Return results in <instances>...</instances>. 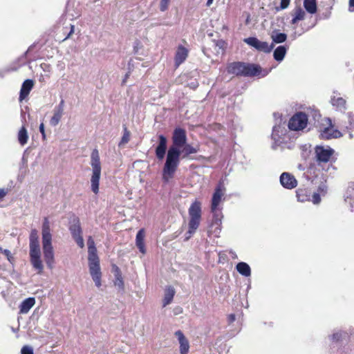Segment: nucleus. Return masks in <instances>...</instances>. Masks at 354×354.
I'll return each mask as SVG.
<instances>
[{"label": "nucleus", "instance_id": "nucleus-27", "mask_svg": "<svg viewBox=\"0 0 354 354\" xmlns=\"http://www.w3.org/2000/svg\"><path fill=\"white\" fill-rule=\"evenodd\" d=\"M29 239H30V243H29L30 250L40 249L39 243V237H38V232L36 229L31 230Z\"/></svg>", "mask_w": 354, "mask_h": 354}, {"label": "nucleus", "instance_id": "nucleus-9", "mask_svg": "<svg viewBox=\"0 0 354 354\" xmlns=\"http://www.w3.org/2000/svg\"><path fill=\"white\" fill-rule=\"evenodd\" d=\"M308 122L307 115L303 112H298L290 119L288 127L292 131H301L306 127Z\"/></svg>", "mask_w": 354, "mask_h": 354}, {"label": "nucleus", "instance_id": "nucleus-30", "mask_svg": "<svg viewBox=\"0 0 354 354\" xmlns=\"http://www.w3.org/2000/svg\"><path fill=\"white\" fill-rule=\"evenodd\" d=\"M287 52V49L283 46H278L274 51L273 56L276 61L281 62Z\"/></svg>", "mask_w": 354, "mask_h": 354}, {"label": "nucleus", "instance_id": "nucleus-13", "mask_svg": "<svg viewBox=\"0 0 354 354\" xmlns=\"http://www.w3.org/2000/svg\"><path fill=\"white\" fill-rule=\"evenodd\" d=\"M243 41L249 46H252L257 50L264 53L270 52L274 47L272 44L269 45L268 42L260 41L256 37L245 38Z\"/></svg>", "mask_w": 354, "mask_h": 354}, {"label": "nucleus", "instance_id": "nucleus-50", "mask_svg": "<svg viewBox=\"0 0 354 354\" xmlns=\"http://www.w3.org/2000/svg\"><path fill=\"white\" fill-rule=\"evenodd\" d=\"M73 32H74V26H71V31H70L68 35L64 39H67L70 36V35L72 34Z\"/></svg>", "mask_w": 354, "mask_h": 354}, {"label": "nucleus", "instance_id": "nucleus-22", "mask_svg": "<svg viewBox=\"0 0 354 354\" xmlns=\"http://www.w3.org/2000/svg\"><path fill=\"white\" fill-rule=\"evenodd\" d=\"M34 82L31 80H26L22 84L20 95H19V100L22 101L24 100L30 93V91L33 88Z\"/></svg>", "mask_w": 354, "mask_h": 354}, {"label": "nucleus", "instance_id": "nucleus-8", "mask_svg": "<svg viewBox=\"0 0 354 354\" xmlns=\"http://www.w3.org/2000/svg\"><path fill=\"white\" fill-rule=\"evenodd\" d=\"M89 273L97 287L101 286L102 272L98 257H88Z\"/></svg>", "mask_w": 354, "mask_h": 354}, {"label": "nucleus", "instance_id": "nucleus-21", "mask_svg": "<svg viewBox=\"0 0 354 354\" xmlns=\"http://www.w3.org/2000/svg\"><path fill=\"white\" fill-rule=\"evenodd\" d=\"M286 129L284 127L279 125H275L273 127L272 129V139L274 141V145H279L282 141V136L285 134Z\"/></svg>", "mask_w": 354, "mask_h": 354}, {"label": "nucleus", "instance_id": "nucleus-12", "mask_svg": "<svg viewBox=\"0 0 354 354\" xmlns=\"http://www.w3.org/2000/svg\"><path fill=\"white\" fill-rule=\"evenodd\" d=\"M222 209H211L213 214V219L211 224L210 232L214 234L216 236H218L221 231V223L223 218Z\"/></svg>", "mask_w": 354, "mask_h": 354}, {"label": "nucleus", "instance_id": "nucleus-46", "mask_svg": "<svg viewBox=\"0 0 354 354\" xmlns=\"http://www.w3.org/2000/svg\"><path fill=\"white\" fill-rule=\"evenodd\" d=\"M7 194V190L5 189H0V199L3 198Z\"/></svg>", "mask_w": 354, "mask_h": 354}, {"label": "nucleus", "instance_id": "nucleus-32", "mask_svg": "<svg viewBox=\"0 0 354 354\" xmlns=\"http://www.w3.org/2000/svg\"><path fill=\"white\" fill-rule=\"evenodd\" d=\"M175 290L172 287H168L165 292V297L163 299V306L169 304L174 296Z\"/></svg>", "mask_w": 354, "mask_h": 354}, {"label": "nucleus", "instance_id": "nucleus-43", "mask_svg": "<svg viewBox=\"0 0 354 354\" xmlns=\"http://www.w3.org/2000/svg\"><path fill=\"white\" fill-rule=\"evenodd\" d=\"M290 0H281L280 7L277 8V10L286 9L290 5Z\"/></svg>", "mask_w": 354, "mask_h": 354}, {"label": "nucleus", "instance_id": "nucleus-24", "mask_svg": "<svg viewBox=\"0 0 354 354\" xmlns=\"http://www.w3.org/2000/svg\"><path fill=\"white\" fill-rule=\"evenodd\" d=\"M292 19L291 20V24L295 25L299 21L304 20L306 16V13L305 10H304L301 7H297L294 9L292 12Z\"/></svg>", "mask_w": 354, "mask_h": 354}, {"label": "nucleus", "instance_id": "nucleus-20", "mask_svg": "<svg viewBox=\"0 0 354 354\" xmlns=\"http://www.w3.org/2000/svg\"><path fill=\"white\" fill-rule=\"evenodd\" d=\"M180 344V353L187 354L189 351V342L184 333H175Z\"/></svg>", "mask_w": 354, "mask_h": 354}, {"label": "nucleus", "instance_id": "nucleus-15", "mask_svg": "<svg viewBox=\"0 0 354 354\" xmlns=\"http://www.w3.org/2000/svg\"><path fill=\"white\" fill-rule=\"evenodd\" d=\"M70 231L78 246L81 248H84V241L82 236V229L80 227V221L78 220H75L73 221V223L70 226Z\"/></svg>", "mask_w": 354, "mask_h": 354}, {"label": "nucleus", "instance_id": "nucleus-28", "mask_svg": "<svg viewBox=\"0 0 354 354\" xmlns=\"http://www.w3.org/2000/svg\"><path fill=\"white\" fill-rule=\"evenodd\" d=\"M311 192L308 189L299 188L297 190V201L301 203L310 201Z\"/></svg>", "mask_w": 354, "mask_h": 354}, {"label": "nucleus", "instance_id": "nucleus-3", "mask_svg": "<svg viewBox=\"0 0 354 354\" xmlns=\"http://www.w3.org/2000/svg\"><path fill=\"white\" fill-rule=\"evenodd\" d=\"M230 73L236 75L265 77L269 73L268 71L262 68L255 64H245L241 62H234L227 66Z\"/></svg>", "mask_w": 354, "mask_h": 354}, {"label": "nucleus", "instance_id": "nucleus-44", "mask_svg": "<svg viewBox=\"0 0 354 354\" xmlns=\"http://www.w3.org/2000/svg\"><path fill=\"white\" fill-rule=\"evenodd\" d=\"M39 131L42 135V139L44 140H45L46 138V133H45L44 124L43 122H41L39 125Z\"/></svg>", "mask_w": 354, "mask_h": 354}, {"label": "nucleus", "instance_id": "nucleus-25", "mask_svg": "<svg viewBox=\"0 0 354 354\" xmlns=\"http://www.w3.org/2000/svg\"><path fill=\"white\" fill-rule=\"evenodd\" d=\"M35 304V299L34 297H28L24 300L19 306L20 313L26 314Z\"/></svg>", "mask_w": 354, "mask_h": 354}, {"label": "nucleus", "instance_id": "nucleus-39", "mask_svg": "<svg viewBox=\"0 0 354 354\" xmlns=\"http://www.w3.org/2000/svg\"><path fill=\"white\" fill-rule=\"evenodd\" d=\"M2 253L6 255V257H7L8 261L10 263L12 264L14 263L15 258L12 256V254H11L10 250L5 249V250H2Z\"/></svg>", "mask_w": 354, "mask_h": 354}, {"label": "nucleus", "instance_id": "nucleus-42", "mask_svg": "<svg viewBox=\"0 0 354 354\" xmlns=\"http://www.w3.org/2000/svg\"><path fill=\"white\" fill-rule=\"evenodd\" d=\"M169 2H170V0H160V10L162 12L165 11L168 8Z\"/></svg>", "mask_w": 354, "mask_h": 354}, {"label": "nucleus", "instance_id": "nucleus-11", "mask_svg": "<svg viewBox=\"0 0 354 354\" xmlns=\"http://www.w3.org/2000/svg\"><path fill=\"white\" fill-rule=\"evenodd\" d=\"M225 194V188L224 185L220 183L215 189L213 194L211 209L214 210L216 209H222V203L224 201V196Z\"/></svg>", "mask_w": 354, "mask_h": 354}, {"label": "nucleus", "instance_id": "nucleus-31", "mask_svg": "<svg viewBox=\"0 0 354 354\" xmlns=\"http://www.w3.org/2000/svg\"><path fill=\"white\" fill-rule=\"evenodd\" d=\"M18 141L21 146L25 145L28 140V133L26 129L22 127L18 132Z\"/></svg>", "mask_w": 354, "mask_h": 354}, {"label": "nucleus", "instance_id": "nucleus-41", "mask_svg": "<svg viewBox=\"0 0 354 354\" xmlns=\"http://www.w3.org/2000/svg\"><path fill=\"white\" fill-rule=\"evenodd\" d=\"M310 201L315 205L319 204L321 201L320 194L319 193H314L312 197L310 196Z\"/></svg>", "mask_w": 354, "mask_h": 354}, {"label": "nucleus", "instance_id": "nucleus-17", "mask_svg": "<svg viewBox=\"0 0 354 354\" xmlns=\"http://www.w3.org/2000/svg\"><path fill=\"white\" fill-rule=\"evenodd\" d=\"M280 183L284 188L292 189L297 187V180L291 174L283 172L280 176Z\"/></svg>", "mask_w": 354, "mask_h": 354}, {"label": "nucleus", "instance_id": "nucleus-7", "mask_svg": "<svg viewBox=\"0 0 354 354\" xmlns=\"http://www.w3.org/2000/svg\"><path fill=\"white\" fill-rule=\"evenodd\" d=\"M335 151L329 146L317 145L315 147L316 160L319 166L330 161Z\"/></svg>", "mask_w": 354, "mask_h": 354}, {"label": "nucleus", "instance_id": "nucleus-5", "mask_svg": "<svg viewBox=\"0 0 354 354\" xmlns=\"http://www.w3.org/2000/svg\"><path fill=\"white\" fill-rule=\"evenodd\" d=\"M188 214L189 216L188 223L189 230L187 232L188 236H186V240H188L191 237L200 225L201 218V203L198 200H195L191 204L188 209Z\"/></svg>", "mask_w": 354, "mask_h": 354}, {"label": "nucleus", "instance_id": "nucleus-45", "mask_svg": "<svg viewBox=\"0 0 354 354\" xmlns=\"http://www.w3.org/2000/svg\"><path fill=\"white\" fill-rule=\"evenodd\" d=\"M349 120V127H348L350 129H354V118L351 115L348 116Z\"/></svg>", "mask_w": 354, "mask_h": 354}, {"label": "nucleus", "instance_id": "nucleus-55", "mask_svg": "<svg viewBox=\"0 0 354 354\" xmlns=\"http://www.w3.org/2000/svg\"><path fill=\"white\" fill-rule=\"evenodd\" d=\"M232 254H233V257H236V254L234 252Z\"/></svg>", "mask_w": 354, "mask_h": 354}, {"label": "nucleus", "instance_id": "nucleus-23", "mask_svg": "<svg viewBox=\"0 0 354 354\" xmlns=\"http://www.w3.org/2000/svg\"><path fill=\"white\" fill-rule=\"evenodd\" d=\"M188 55V50L187 48L182 46H179L177 48L175 56V64L178 66L187 59Z\"/></svg>", "mask_w": 354, "mask_h": 354}, {"label": "nucleus", "instance_id": "nucleus-26", "mask_svg": "<svg viewBox=\"0 0 354 354\" xmlns=\"http://www.w3.org/2000/svg\"><path fill=\"white\" fill-rule=\"evenodd\" d=\"M145 236V230L143 229H141L138 232V233L136 234V246L139 249L140 252H142V254H145V252H146V249L145 247V242H144Z\"/></svg>", "mask_w": 354, "mask_h": 354}, {"label": "nucleus", "instance_id": "nucleus-29", "mask_svg": "<svg viewBox=\"0 0 354 354\" xmlns=\"http://www.w3.org/2000/svg\"><path fill=\"white\" fill-rule=\"evenodd\" d=\"M236 269L240 274L245 277H248L251 275V268L250 266L245 262L237 263Z\"/></svg>", "mask_w": 354, "mask_h": 354}, {"label": "nucleus", "instance_id": "nucleus-36", "mask_svg": "<svg viewBox=\"0 0 354 354\" xmlns=\"http://www.w3.org/2000/svg\"><path fill=\"white\" fill-rule=\"evenodd\" d=\"M331 103L333 106H336L337 107H344L346 101L342 97H333L331 99Z\"/></svg>", "mask_w": 354, "mask_h": 354}, {"label": "nucleus", "instance_id": "nucleus-2", "mask_svg": "<svg viewBox=\"0 0 354 354\" xmlns=\"http://www.w3.org/2000/svg\"><path fill=\"white\" fill-rule=\"evenodd\" d=\"M42 250L44 259L49 268L53 267L55 262L54 250L52 245V234L50 233V223L45 218L42 225Z\"/></svg>", "mask_w": 354, "mask_h": 354}, {"label": "nucleus", "instance_id": "nucleus-52", "mask_svg": "<svg viewBox=\"0 0 354 354\" xmlns=\"http://www.w3.org/2000/svg\"><path fill=\"white\" fill-rule=\"evenodd\" d=\"M348 137H349L350 139H352L353 138V134L352 133H350L348 134Z\"/></svg>", "mask_w": 354, "mask_h": 354}, {"label": "nucleus", "instance_id": "nucleus-35", "mask_svg": "<svg viewBox=\"0 0 354 354\" xmlns=\"http://www.w3.org/2000/svg\"><path fill=\"white\" fill-rule=\"evenodd\" d=\"M272 41L276 44L284 42L287 39V35L285 33L273 31L271 35Z\"/></svg>", "mask_w": 354, "mask_h": 354}, {"label": "nucleus", "instance_id": "nucleus-19", "mask_svg": "<svg viewBox=\"0 0 354 354\" xmlns=\"http://www.w3.org/2000/svg\"><path fill=\"white\" fill-rule=\"evenodd\" d=\"M345 204L348 208L351 211H354V183H351L347 187L346 192L344 195Z\"/></svg>", "mask_w": 354, "mask_h": 354}, {"label": "nucleus", "instance_id": "nucleus-47", "mask_svg": "<svg viewBox=\"0 0 354 354\" xmlns=\"http://www.w3.org/2000/svg\"><path fill=\"white\" fill-rule=\"evenodd\" d=\"M227 319L229 323H232L235 320V315L234 314L230 315Z\"/></svg>", "mask_w": 354, "mask_h": 354}, {"label": "nucleus", "instance_id": "nucleus-51", "mask_svg": "<svg viewBox=\"0 0 354 354\" xmlns=\"http://www.w3.org/2000/svg\"><path fill=\"white\" fill-rule=\"evenodd\" d=\"M213 2V0H207V6H209Z\"/></svg>", "mask_w": 354, "mask_h": 354}, {"label": "nucleus", "instance_id": "nucleus-18", "mask_svg": "<svg viewBox=\"0 0 354 354\" xmlns=\"http://www.w3.org/2000/svg\"><path fill=\"white\" fill-rule=\"evenodd\" d=\"M159 142L156 148V156L158 160H162L167 148V140L163 135L158 136Z\"/></svg>", "mask_w": 354, "mask_h": 354}, {"label": "nucleus", "instance_id": "nucleus-34", "mask_svg": "<svg viewBox=\"0 0 354 354\" xmlns=\"http://www.w3.org/2000/svg\"><path fill=\"white\" fill-rule=\"evenodd\" d=\"M87 245H88V257H97V250L95 246V242L91 236H89L87 241Z\"/></svg>", "mask_w": 354, "mask_h": 354}, {"label": "nucleus", "instance_id": "nucleus-54", "mask_svg": "<svg viewBox=\"0 0 354 354\" xmlns=\"http://www.w3.org/2000/svg\"><path fill=\"white\" fill-rule=\"evenodd\" d=\"M127 77H128V75H126L125 79L123 80V83H124V82H125L126 79H127Z\"/></svg>", "mask_w": 354, "mask_h": 354}, {"label": "nucleus", "instance_id": "nucleus-38", "mask_svg": "<svg viewBox=\"0 0 354 354\" xmlns=\"http://www.w3.org/2000/svg\"><path fill=\"white\" fill-rule=\"evenodd\" d=\"M114 284L115 286H117L120 289L124 288V282H123L122 278L120 274H117L115 275V279L114 281Z\"/></svg>", "mask_w": 354, "mask_h": 354}, {"label": "nucleus", "instance_id": "nucleus-1", "mask_svg": "<svg viewBox=\"0 0 354 354\" xmlns=\"http://www.w3.org/2000/svg\"><path fill=\"white\" fill-rule=\"evenodd\" d=\"M171 140L162 169V180L165 183H169L174 177L181 159L187 158L189 155L198 151V147L187 143L186 131L182 128L174 129Z\"/></svg>", "mask_w": 354, "mask_h": 354}, {"label": "nucleus", "instance_id": "nucleus-6", "mask_svg": "<svg viewBox=\"0 0 354 354\" xmlns=\"http://www.w3.org/2000/svg\"><path fill=\"white\" fill-rule=\"evenodd\" d=\"M90 165L92 168V176L91 178V190L95 194H97L99 192V183L102 167L99 152L97 149H94L91 154Z\"/></svg>", "mask_w": 354, "mask_h": 354}, {"label": "nucleus", "instance_id": "nucleus-53", "mask_svg": "<svg viewBox=\"0 0 354 354\" xmlns=\"http://www.w3.org/2000/svg\"><path fill=\"white\" fill-rule=\"evenodd\" d=\"M297 33L295 32L293 35H292V37H293V39H295L297 37Z\"/></svg>", "mask_w": 354, "mask_h": 354}, {"label": "nucleus", "instance_id": "nucleus-10", "mask_svg": "<svg viewBox=\"0 0 354 354\" xmlns=\"http://www.w3.org/2000/svg\"><path fill=\"white\" fill-rule=\"evenodd\" d=\"M325 127H321L320 129V137L323 139H332V138H338L342 136V133L335 129L332 121L330 118H326L324 120Z\"/></svg>", "mask_w": 354, "mask_h": 354}, {"label": "nucleus", "instance_id": "nucleus-14", "mask_svg": "<svg viewBox=\"0 0 354 354\" xmlns=\"http://www.w3.org/2000/svg\"><path fill=\"white\" fill-rule=\"evenodd\" d=\"M29 254L32 268L37 271L38 274H41L44 270V265L41 259V250H30Z\"/></svg>", "mask_w": 354, "mask_h": 354}, {"label": "nucleus", "instance_id": "nucleus-56", "mask_svg": "<svg viewBox=\"0 0 354 354\" xmlns=\"http://www.w3.org/2000/svg\"><path fill=\"white\" fill-rule=\"evenodd\" d=\"M232 254H233V257H236V254L234 252Z\"/></svg>", "mask_w": 354, "mask_h": 354}, {"label": "nucleus", "instance_id": "nucleus-37", "mask_svg": "<svg viewBox=\"0 0 354 354\" xmlns=\"http://www.w3.org/2000/svg\"><path fill=\"white\" fill-rule=\"evenodd\" d=\"M129 138H130V133L127 129V128H124V134L122 137V139L119 144V146H121L122 145L127 143L129 141Z\"/></svg>", "mask_w": 354, "mask_h": 354}, {"label": "nucleus", "instance_id": "nucleus-49", "mask_svg": "<svg viewBox=\"0 0 354 354\" xmlns=\"http://www.w3.org/2000/svg\"><path fill=\"white\" fill-rule=\"evenodd\" d=\"M319 191L323 194L326 193V187L324 185L319 186Z\"/></svg>", "mask_w": 354, "mask_h": 354}, {"label": "nucleus", "instance_id": "nucleus-40", "mask_svg": "<svg viewBox=\"0 0 354 354\" xmlns=\"http://www.w3.org/2000/svg\"><path fill=\"white\" fill-rule=\"evenodd\" d=\"M21 354H34L33 348L30 346L25 345L21 349Z\"/></svg>", "mask_w": 354, "mask_h": 354}, {"label": "nucleus", "instance_id": "nucleus-4", "mask_svg": "<svg viewBox=\"0 0 354 354\" xmlns=\"http://www.w3.org/2000/svg\"><path fill=\"white\" fill-rule=\"evenodd\" d=\"M331 341L330 350L333 354H353L348 342V333H333L329 336Z\"/></svg>", "mask_w": 354, "mask_h": 354}, {"label": "nucleus", "instance_id": "nucleus-57", "mask_svg": "<svg viewBox=\"0 0 354 354\" xmlns=\"http://www.w3.org/2000/svg\"><path fill=\"white\" fill-rule=\"evenodd\" d=\"M2 250H3L1 248H0V252H2Z\"/></svg>", "mask_w": 354, "mask_h": 354}, {"label": "nucleus", "instance_id": "nucleus-16", "mask_svg": "<svg viewBox=\"0 0 354 354\" xmlns=\"http://www.w3.org/2000/svg\"><path fill=\"white\" fill-rule=\"evenodd\" d=\"M64 100H61L59 104L55 106L53 110V115L50 117L49 120V124L52 127H56L59 122L64 115Z\"/></svg>", "mask_w": 354, "mask_h": 354}, {"label": "nucleus", "instance_id": "nucleus-33", "mask_svg": "<svg viewBox=\"0 0 354 354\" xmlns=\"http://www.w3.org/2000/svg\"><path fill=\"white\" fill-rule=\"evenodd\" d=\"M304 6L310 14H315L317 12L316 0H304Z\"/></svg>", "mask_w": 354, "mask_h": 354}, {"label": "nucleus", "instance_id": "nucleus-48", "mask_svg": "<svg viewBox=\"0 0 354 354\" xmlns=\"http://www.w3.org/2000/svg\"><path fill=\"white\" fill-rule=\"evenodd\" d=\"M350 11H354V0H349Z\"/></svg>", "mask_w": 354, "mask_h": 354}]
</instances>
